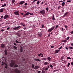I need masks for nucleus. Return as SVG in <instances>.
I'll return each instance as SVG.
<instances>
[{
    "label": "nucleus",
    "instance_id": "1",
    "mask_svg": "<svg viewBox=\"0 0 73 73\" xmlns=\"http://www.w3.org/2000/svg\"><path fill=\"white\" fill-rule=\"evenodd\" d=\"M15 64V60H11V63H10V65L11 67H13V66H14Z\"/></svg>",
    "mask_w": 73,
    "mask_h": 73
},
{
    "label": "nucleus",
    "instance_id": "2",
    "mask_svg": "<svg viewBox=\"0 0 73 73\" xmlns=\"http://www.w3.org/2000/svg\"><path fill=\"white\" fill-rule=\"evenodd\" d=\"M40 13L42 15H45V10H43L41 11H40Z\"/></svg>",
    "mask_w": 73,
    "mask_h": 73
},
{
    "label": "nucleus",
    "instance_id": "3",
    "mask_svg": "<svg viewBox=\"0 0 73 73\" xmlns=\"http://www.w3.org/2000/svg\"><path fill=\"white\" fill-rule=\"evenodd\" d=\"M14 71L16 73H20L21 72L20 70L16 69H15Z\"/></svg>",
    "mask_w": 73,
    "mask_h": 73
},
{
    "label": "nucleus",
    "instance_id": "4",
    "mask_svg": "<svg viewBox=\"0 0 73 73\" xmlns=\"http://www.w3.org/2000/svg\"><path fill=\"white\" fill-rule=\"evenodd\" d=\"M9 15L7 14L4 17V19H8V18H9Z\"/></svg>",
    "mask_w": 73,
    "mask_h": 73
},
{
    "label": "nucleus",
    "instance_id": "5",
    "mask_svg": "<svg viewBox=\"0 0 73 73\" xmlns=\"http://www.w3.org/2000/svg\"><path fill=\"white\" fill-rule=\"evenodd\" d=\"M25 1H22L20 2V3H19V4L23 5V4H24V3H25Z\"/></svg>",
    "mask_w": 73,
    "mask_h": 73
},
{
    "label": "nucleus",
    "instance_id": "6",
    "mask_svg": "<svg viewBox=\"0 0 73 73\" xmlns=\"http://www.w3.org/2000/svg\"><path fill=\"white\" fill-rule=\"evenodd\" d=\"M19 12L18 11H15L14 12V14L16 15V16H19L20 15H19V13H18Z\"/></svg>",
    "mask_w": 73,
    "mask_h": 73
},
{
    "label": "nucleus",
    "instance_id": "7",
    "mask_svg": "<svg viewBox=\"0 0 73 73\" xmlns=\"http://www.w3.org/2000/svg\"><path fill=\"white\" fill-rule=\"evenodd\" d=\"M68 12H66V13H65L63 16V17H65V16H66V15H68Z\"/></svg>",
    "mask_w": 73,
    "mask_h": 73
},
{
    "label": "nucleus",
    "instance_id": "8",
    "mask_svg": "<svg viewBox=\"0 0 73 73\" xmlns=\"http://www.w3.org/2000/svg\"><path fill=\"white\" fill-rule=\"evenodd\" d=\"M39 68V66H35L34 68V69H37Z\"/></svg>",
    "mask_w": 73,
    "mask_h": 73
},
{
    "label": "nucleus",
    "instance_id": "9",
    "mask_svg": "<svg viewBox=\"0 0 73 73\" xmlns=\"http://www.w3.org/2000/svg\"><path fill=\"white\" fill-rule=\"evenodd\" d=\"M1 48H5V44H1Z\"/></svg>",
    "mask_w": 73,
    "mask_h": 73
},
{
    "label": "nucleus",
    "instance_id": "10",
    "mask_svg": "<svg viewBox=\"0 0 73 73\" xmlns=\"http://www.w3.org/2000/svg\"><path fill=\"white\" fill-rule=\"evenodd\" d=\"M53 29H54V28H51V29H50L48 30V32H51L52 31Z\"/></svg>",
    "mask_w": 73,
    "mask_h": 73
},
{
    "label": "nucleus",
    "instance_id": "11",
    "mask_svg": "<svg viewBox=\"0 0 73 73\" xmlns=\"http://www.w3.org/2000/svg\"><path fill=\"white\" fill-rule=\"evenodd\" d=\"M34 61H39V62H41V60L38 58H36L34 60Z\"/></svg>",
    "mask_w": 73,
    "mask_h": 73
},
{
    "label": "nucleus",
    "instance_id": "12",
    "mask_svg": "<svg viewBox=\"0 0 73 73\" xmlns=\"http://www.w3.org/2000/svg\"><path fill=\"white\" fill-rule=\"evenodd\" d=\"M47 59L48 60V61H50L51 60V58H50V57H48L47 58Z\"/></svg>",
    "mask_w": 73,
    "mask_h": 73
},
{
    "label": "nucleus",
    "instance_id": "13",
    "mask_svg": "<svg viewBox=\"0 0 73 73\" xmlns=\"http://www.w3.org/2000/svg\"><path fill=\"white\" fill-rule=\"evenodd\" d=\"M21 52H23V47L21 46V48L20 49Z\"/></svg>",
    "mask_w": 73,
    "mask_h": 73
},
{
    "label": "nucleus",
    "instance_id": "14",
    "mask_svg": "<svg viewBox=\"0 0 73 73\" xmlns=\"http://www.w3.org/2000/svg\"><path fill=\"white\" fill-rule=\"evenodd\" d=\"M61 42H67V41L65 40H61Z\"/></svg>",
    "mask_w": 73,
    "mask_h": 73
},
{
    "label": "nucleus",
    "instance_id": "15",
    "mask_svg": "<svg viewBox=\"0 0 73 73\" xmlns=\"http://www.w3.org/2000/svg\"><path fill=\"white\" fill-rule=\"evenodd\" d=\"M60 50H55V54L57 53L58 52H60Z\"/></svg>",
    "mask_w": 73,
    "mask_h": 73
},
{
    "label": "nucleus",
    "instance_id": "16",
    "mask_svg": "<svg viewBox=\"0 0 73 73\" xmlns=\"http://www.w3.org/2000/svg\"><path fill=\"white\" fill-rule=\"evenodd\" d=\"M21 25H22V26H23V27H25V25L24 24V23H21Z\"/></svg>",
    "mask_w": 73,
    "mask_h": 73
},
{
    "label": "nucleus",
    "instance_id": "17",
    "mask_svg": "<svg viewBox=\"0 0 73 73\" xmlns=\"http://www.w3.org/2000/svg\"><path fill=\"white\" fill-rule=\"evenodd\" d=\"M38 36H39V37H41V36H42V33H38Z\"/></svg>",
    "mask_w": 73,
    "mask_h": 73
},
{
    "label": "nucleus",
    "instance_id": "18",
    "mask_svg": "<svg viewBox=\"0 0 73 73\" xmlns=\"http://www.w3.org/2000/svg\"><path fill=\"white\" fill-rule=\"evenodd\" d=\"M62 63H66V61L65 60H62Z\"/></svg>",
    "mask_w": 73,
    "mask_h": 73
},
{
    "label": "nucleus",
    "instance_id": "19",
    "mask_svg": "<svg viewBox=\"0 0 73 73\" xmlns=\"http://www.w3.org/2000/svg\"><path fill=\"white\" fill-rule=\"evenodd\" d=\"M5 53L6 55H7V51L6 50H5Z\"/></svg>",
    "mask_w": 73,
    "mask_h": 73
},
{
    "label": "nucleus",
    "instance_id": "20",
    "mask_svg": "<svg viewBox=\"0 0 73 73\" xmlns=\"http://www.w3.org/2000/svg\"><path fill=\"white\" fill-rule=\"evenodd\" d=\"M3 9H0V13L1 12H3Z\"/></svg>",
    "mask_w": 73,
    "mask_h": 73
},
{
    "label": "nucleus",
    "instance_id": "21",
    "mask_svg": "<svg viewBox=\"0 0 73 73\" xmlns=\"http://www.w3.org/2000/svg\"><path fill=\"white\" fill-rule=\"evenodd\" d=\"M65 2H62L61 4L62 5V6H64V5H65Z\"/></svg>",
    "mask_w": 73,
    "mask_h": 73
},
{
    "label": "nucleus",
    "instance_id": "22",
    "mask_svg": "<svg viewBox=\"0 0 73 73\" xmlns=\"http://www.w3.org/2000/svg\"><path fill=\"white\" fill-rule=\"evenodd\" d=\"M69 48L71 50L73 49V47L72 46H69Z\"/></svg>",
    "mask_w": 73,
    "mask_h": 73
},
{
    "label": "nucleus",
    "instance_id": "23",
    "mask_svg": "<svg viewBox=\"0 0 73 73\" xmlns=\"http://www.w3.org/2000/svg\"><path fill=\"white\" fill-rule=\"evenodd\" d=\"M52 19L53 20H55V18H54V15H53V16L52 17Z\"/></svg>",
    "mask_w": 73,
    "mask_h": 73
},
{
    "label": "nucleus",
    "instance_id": "24",
    "mask_svg": "<svg viewBox=\"0 0 73 73\" xmlns=\"http://www.w3.org/2000/svg\"><path fill=\"white\" fill-rule=\"evenodd\" d=\"M16 43H21V42H19L18 40H16L15 41Z\"/></svg>",
    "mask_w": 73,
    "mask_h": 73
},
{
    "label": "nucleus",
    "instance_id": "25",
    "mask_svg": "<svg viewBox=\"0 0 73 73\" xmlns=\"http://www.w3.org/2000/svg\"><path fill=\"white\" fill-rule=\"evenodd\" d=\"M44 65H48V62H45L44 63Z\"/></svg>",
    "mask_w": 73,
    "mask_h": 73
},
{
    "label": "nucleus",
    "instance_id": "26",
    "mask_svg": "<svg viewBox=\"0 0 73 73\" xmlns=\"http://www.w3.org/2000/svg\"><path fill=\"white\" fill-rule=\"evenodd\" d=\"M18 66H19L17 64H15L14 65L15 68H17V67H18Z\"/></svg>",
    "mask_w": 73,
    "mask_h": 73
},
{
    "label": "nucleus",
    "instance_id": "27",
    "mask_svg": "<svg viewBox=\"0 0 73 73\" xmlns=\"http://www.w3.org/2000/svg\"><path fill=\"white\" fill-rule=\"evenodd\" d=\"M46 12H48V10H49V8H48V7H46Z\"/></svg>",
    "mask_w": 73,
    "mask_h": 73
},
{
    "label": "nucleus",
    "instance_id": "28",
    "mask_svg": "<svg viewBox=\"0 0 73 73\" xmlns=\"http://www.w3.org/2000/svg\"><path fill=\"white\" fill-rule=\"evenodd\" d=\"M42 55V53H40L39 54H38V56L39 57L41 56Z\"/></svg>",
    "mask_w": 73,
    "mask_h": 73
},
{
    "label": "nucleus",
    "instance_id": "29",
    "mask_svg": "<svg viewBox=\"0 0 73 73\" xmlns=\"http://www.w3.org/2000/svg\"><path fill=\"white\" fill-rule=\"evenodd\" d=\"M6 7V4H5L2 5V7Z\"/></svg>",
    "mask_w": 73,
    "mask_h": 73
},
{
    "label": "nucleus",
    "instance_id": "30",
    "mask_svg": "<svg viewBox=\"0 0 73 73\" xmlns=\"http://www.w3.org/2000/svg\"><path fill=\"white\" fill-rule=\"evenodd\" d=\"M13 48H14V49H17V47H16L15 46H13Z\"/></svg>",
    "mask_w": 73,
    "mask_h": 73
},
{
    "label": "nucleus",
    "instance_id": "31",
    "mask_svg": "<svg viewBox=\"0 0 73 73\" xmlns=\"http://www.w3.org/2000/svg\"><path fill=\"white\" fill-rule=\"evenodd\" d=\"M12 4H14V3H15V0H12Z\"/></svg>",
    "mask_w": 73,
    "mask_h": 73
},
{
    "label": "nucleus",
    "instance_id": "32",
    "mask_svg": "<svg viewBox=\"0 0 73 73\" xmlns=\"http://www.w3.org/2000/svg\"><path fill=\"white\" fill-rule=\"evenodd\" d=\"M50 66L51 68H53V65H52V64L50 65Z\"/></svg>",
    "mask_w": 73,
    "mask_h": 73
},
{
    "label": "nucleus",
    "instance_id": "33",
    "mask_svg": "<svg viewBox=\"0 0 73 73\" xmlns=\"http://www.w3.org/2000/svg\"><path fill=\"white\" fill-rule=\"evenodd\" d=\"M67 59H68V60H70L71 59V58L70 57H68L67 58Z\"/></svg>",
    "mask_w": 73,
    "mask_h": 73
},
{
    "label": "nucleus",
    "instance_id": "34",
    "mask_svg": "<svg viewBox=\"0 0 73 73\" xmlns=\"http://www.w3.org/2000/svg\"><path fill=\"white\" fill-rule=\"evenodd\" d=\"M62 46H61V47H59L58 48V49L59 50H60V49H61L62 48Z\"/></svg>",
    "mask_w": 73,
    "mask_h": 73
},
{
    "label": "nucleus",
    "instance_id": "35",
    "mask_svg": "<svg viewBox=\"0 0 73 73\" xmlns=\"http://www.w3.org/2000/svg\"><path fill=\"white\" fill-rule=\"evenodd\" d=\"M34 67H35V65H34V64H32V67L33 68H34Z\"/></svg>",
    "mask_w": 73,
    "mask_h": 73
},
{
    "label": "nucleus",
    "instance_id": "36",
    "mask_svg": "<svg viewBox=\"0 0 73 73\" xmlns=\"http://www.w3.org/2000/svg\"><path fill=\"white\" fill-rule=\"evenodd\" d=\"M48 70V68H46L45 69H44V70L45 71H46V70Z\"/></svg>",
    "mask_w": 73,
    "mask_h": 73
},
{
    "label": "nucleus",
    "instance_id": "37",
    "mask_svg": "<svg viewBox=\"0 0 73 73\" xmlns=\"http://www.w3.org/2000/svg\"><path fill=\"white\" fill-rule=\"evenodd\" d=\"M30 13L29 12H27V13H26L27 14V15H28Z\"/></svg>",
    "mask_w": 73,
    "mask_h": 73
},
{
    "label": "nucleus",
    "instance_id": "38",
    "mask_svg": "<svg viewBox=\"0 0 73 73\" xmlns=\"http://www.w3.org/2000/svg\"><path fill=\"white\" fill-rule=\"evenodd\" d=\"M39 3H40V1H37V5H39Z\"/></svg>",
    "mask_w": 73,
    "mask_h": 73
},
{
    "label": "nucleus",
    "instance_id": "39",
    "mask_svg": "<svg viewBox=\"0 0 73 73\" xmlns=\"http://www.w3.org/2000/svg\"><path fill=\"white\" fill-rule=\"evenodd\" d=\"M42 60H46V58H42Z\"/></svg>",
    "mask_w": 73,
    "mask_h": 73
},
{
    "label": "nucleus",
    "instance_id": "40",
    "mask_svg": "<svg viewBox=\"0 0 73 73\" xmlns=\"http://www.w3.org/2000/svg\"><path fill=\"white\" fill-rule=\"evenodd\" d=\"M27 16V15L26 13H25L23 15V17H25V16Z\"/></svg>",
    "mask_w": 73,
    "mask_h": 73
},
{
    "label": "nucleus",
    "instance_id": "41",
    "mask_svg": "<svg viewBox=\"0 0 73 73\" xmlns=\"http://www.w3.org/2000/svg\"><path fill=\"white\" fill-rule=\"evenodd\" d=\"M2 65H4V62H2V64H1Z\"/></svg>",
    "mask_w": 73,
    "mask_h": 73
},
{
    "label": "nucleus",
    "instance_id": "42",
    "mask_svg": "<svg viewBox=\"0 0 73 73\" xmlns=\"http://www.w3.org/2000/svg\"><path fill=\"white\" fill-rule=\"evenodd\" d=\"M1 19H4V16L3 15H2L1 16Z\"/></svg>",
    "mask_w": 73,
    "mask_h": 73
},
{
    "label": "nucleus",
    "instance_id": "43",
    "mask_svg": "<svg viewBox=\"0 0 73 73\" xmlns=\"http://www.w3.org/2000/svg\"><path fill=\"white\" fill-rule=\"evenodd\" d=\"M60 8H61V6L60 5L58 7V9H60Z\"/></svg>",
    "mask_w": 73,
    "mask_h": 73
},
{
    "label": "nucleus",
    "instance_id": "44",
    "mask_svg": "<svg viewBox=\"0 0 73 73\" xmlns=\"http://www.w3.org/2000/svg\"><path fill=\"white\" fill-rule=\"evenodd\" d=\"M63 59H64V57L63 56H62L61 58L60 59L61 60H63Z\"/></svg>",
    "mask_w": 73,
    "mask_h": 73
},
{
    "label": "nucleus",
    "instance_id": "45",
    "mask_svg": "<svg viewBox=\"0 0 73 73\" xmlns=\"http://www.w3.org/2000/svg\"><path fill=\"white\" fill-rule=\"evenodd\" d=\"M5 68L6 69H7L8 68V67L7 66H5Z\"/></svg>",
    "mask_w": 73,
    "mask_h": 73
},
{
    "label": "nucleus",
    "instance_id": "46",
    "mask_svg": "<svg viewBox=\"0 0 73 73\" xmlns=\"http://www.w3.org/2000/svg\"><path fill=\"white\" fill-rule=\"evenodd\" d=\"M65 48H66V49L67 50H68L69 49V48L66 47V46L65 47Z\"/></svg>",
    "mask_w": 73,
    "mask_h": 73
},
{
    "label": "nucleus",
    "instance_id": "47",
    "mask_svg": "<svg viewBox=\"0 0 73 73\" xmlns=\"http://www.w3.org/2000/svg\"><path fill=\"white\" fill-rule=\"evenodd\" d=\"M69 37H68L67 38H66V40H69Z\"/></svg>",
    "mask_w": 73,
    "mask_h": 73
},
{
    "label": "nucleus",
    "instance_id": "48",
    "mask_svg": "<svg viewBox=\"0 0 73 73\" xmlns=\"http://www.w3.org/2000/svg\"><path fill=\"white\" fill-rule=\"evenodd\" d=\"M61 2H63V1H58V3H61Z\"/></svg>",
    "mask_w": 73,
    "mask_h": 73
},
{
    "label": "nucleus",
    "instance_id": "49",
    "mask_svg": "<svg viewBox=\"0 0 73 73\" xmlns=\"http://www.w3.org/2000/svg\"><path fill=\"white\" fill-rule=\"evenodd\" d=\"M4 64L5 65V66H7V64L6 63H4Z\"/></svg>",
    "mask_w": 73,
    "mask_h": 73
},
{
    "label": "nucleus",
    "instance_id": "50",
    "mask_svg": "<svg viewBox=\"0 0 73 73\" xmlns=\"http://www.w3.org/2000/svg\"><path fill=\"white\" fill-rule=\"evenodd\" d=\"M57 70H54L53 72H57Z\"/></svg>",
    "mask_w": 73,
    "mask_h": 73
},
{
    "label": "nucleus",
    "instance_id": "51",
    "mask_svg": "<svg viewBox=\"0 0 73 73\" xmlns=\"http://www.w3.org/2000/svg\"><path fill=\"white\" fill-rule=\"evenodd\" d=\"M29 14L30 15H33V13H30Z\"/></svg>",
    "mask_w": 73,
    "mask_h": 73
},
{
    "label": "nucleus",
    "instance_id": "52",
    "mask_svg": "<svg viewBox=\"0 0 73 73\" xmlns=\"http://www.w3.org/2000/svg\"><path fill=\"white\" fill-rule=\"evenodd\" d=\"M45 72L44 71H42V73H45Z\"/></svg>",
    "mask_w": 73,
    "mask_h": 73
},
{
    "label": "nucleus",
    "instance_id": "53",
    "mask_svg": "<svg viewBox=\"0 0 73 73\" xmlns=\"http://www.w3.org/2000/svg\"><path fill=\"white\" fill-rule=\"evenodd\" d=\"M71 1L70 0H67V2H71Z\"/></svg>",
    "mask_w": 73,
    "mask_h": 73
},
{
    "label": "nucleus",
    "instance_id": "54",
    "mask_svg": "<svg viewBox=\"0 0 73 73\" xmlns=\"http://www.w3.org/2000/svg\"><path fill=\"white\" fill-rule=\"evenodd\" d=\"M51 48H54V46H51Z\"/></svg>",
    "mask_w": 73,
    "mask_h": 73
},
{
    "label": "nucleus",
    "instance_id": "55",
    "mask_svg": "<svg viewBox=\"0 0 73 73\" xmlns=\"http://www.w3.org/2000/svg\"><path fill=\"white\" fill-rule=\"evenodd\" d=\"M25 5L26 6H27V3H26L25 4Z\"/></svg>",
    "mask_w": 73,
    "mask_h": 73
},
{
    "label": "nucleus",
    "instance_id": "56",
    "mask_svg": "<svg viewBox=\"0 0 73 73\" xmlns=\"http://www.w3.org/2000/svg\"><path fill=\"white\" fill-rule=\"evenodd\" d=\"M18 28H13V29H18Z\"/></svg>",
    "mask_w": 73,
    "mask_h": 73
},
{
    "label": "nucleus",
    "instance_id": "57",
    "mask_svg": "<svg viewBox=\"0 0 73 73\" xmlns=\"http://www.w3.org/2000/svg\"><path fill=\"white\" fill-rule=\"evenodd\" d=\"M71 65L73 66V62H72L71 63Z\"/></svg>",
    "mask_w": 73,
    "mask_h": 73
},
{
    "label": "nucleus",
    "instance_id": "58",
    "mask_svg": "<svg viewBox=\"0 0 73 73\" xmlns=\"http://www.w3.org/2000/svg\"><path fill=\"white\" fill-rule=\"evenodd\" d=\"M14 45H15L16 46L17 45V44H16V43H14Z\"/></svg>",
    "mask_w": 73,
    "mask_h": 73
},
{
    "label": "nucleus",
    "instance_id": "59",
    "mask_svg": "<svg viewBox=\"0 0 73 73\" xmlns=\"http://www.w3.org/2000/svg\"><path fill=\"white\" fill-rule=\"evenodd\" d=\"M21 14V15H22V16H23V15H24V13H20Z\"/></svg>",
    "mask_w": 73,
    "mask_h": 73
},
{
    "label": "nucleus",
    "instance_id": "60",
    "mask_svg": "<svg viewBox=\"0 0 73 73\" xmlns=\"http://www.w3.org/2000/svg\"><path fill=\"white\" fill-rule=\"evenodd\" d=\"M42 28H44V25H42Z\"/></svg>",
    "mask_w": 73,
    "mask_h": 73
},
{
    "label": "nucleus",
    "instance_id": "61",
    "mask_svg": "<svg viewBox=\"0 0 73 73\" xmlns=\"http://www.w3.org/2000/svg\"><path fill=\"white\" fill-rule=\"evenodd\" d=\"M71 34H73V31H72L70 32Z\"/></svg>",
    "mask_w": 73,
    "mask_h": 73
},
{
    "label": "nucleus",
    "instance_id": "62",
    "mask_svg": "<svg viewBox=\"0 0 73 73\" xmlns=\"http://www.w3.org/2000/svg\"><path fill=\"white\" fill-rule=\"evenodd\" d=\"M58 27V25H56V26L55 28H57Z\"/></svg>",
    "mask_w": 73,
    "mask_h": 73
},
{
    "label": "nucleus",
    "instance_id": "63",
    "mask_svg": "<svg viewBox=\"0 0 73 73\" xmlns=\"http://www.w3.org/2000/svg\"><path fill=\"white\" fill-rule=\"evenodd\" d=\"M1 32H4V30L1 29Z\"/></svg>",
    "mask_w": 73,
    "mask_h": 73
},
{
    "label": "nucleus",
    "instance_id": "64",
    "mask_svg": "<svg viewBox=\"0 0 73 73\" xmlns=\"http://www.w3.org/2000/svg\"><path fill=\"white\" fill-rule=\"evenodd\" d=\"M37 73H40V71H37Z\"/></svg>",
    "mask_w": 73,
    "mask_h": 73
}]
</instances>
